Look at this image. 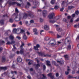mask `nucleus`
I'll return each mask as SVG.
<instances>
[{
    "mask_svg": "<svg viewBox=\"0 0 79 79\" xmlns=\"http://www.w3.org/2000/svg\"><path fill=\"white\" fill-rule=\"evenodd\" d=\"M15 11L16 12V13H19V11H18V9L16 8L15 9Z\"/></svg>",
    "mask_w": 79,
    "mask_h": 79,
    "instance_id": "obj_53",
    "label": "nucleus"
},
{
    "mask_svg": "<svg viewBox=\"0 0 79 79\" xmlns=\"http://www.w3.org/2000/svg\"><path fill=\"white\" fill-rule=\"evenodd\" d=\"M28 13L29 14H28L26 13L24 14V15L23 17V19H26L27 16H29V17L31 18H34L35 16L32 14V12H28Z\"/></svg>",
    "mask_w": 79,
    "mask_h": 79,
    "instance_id": "obj_1",
    "label": "nucleus"
},
{
    "mask_svg": "<svg viewBox=\"0 0 79 79\" xmlns=\"http://www.w3.org/2000/svg\"><path fill=\"white\" fill-rule=\"evenodd\" d=\"M64 57L65 58V60H69V56L68 55H65L64 56Z\"/></svg>",
    "mask_w": 79,
    "mask_h": 79,
    "instance_id": "obj_14",
    "label": "nucleus"
},
{
    "mask_svg": "<svg viewBox=\"0 0 79 79\" xmlns=\"http://www.w3.org/2000/svg\"><path fill=\"white\" fill-rule=\"evenodd\" d=\"M32 62H33V61L32 60L29 61V62H28L29 65H31V64H32Z\"/></svg>",
    "mask_w": 79,
    "mask_h": 79,
    "instance_id": "obj_32",
    "label": "nucleus"
},
{
    "mask_svg": "<svg viewBox=\"0 0 79 79\" xmlns=\"http://www.w3.org/2000/svg\"><path fill=\"white\" fill-rule=\"evenodd\" d=\"M46 64L47 65V66H51V64L50 63V61L49 60H47L46 61Z\"/></svg>",
    "mask_w": 79,
    "mask_h": 79,
    "instance_id": "obj_12",
    "label": "nucleus"
},
{
    "mask_svg": "<svg viewBox=\"0 0 79 79\" xmlns=\"http://www.w3.org/2000/svg\"><path fill=\"white\" fill-rule=\"evenodd\" d=\"M5 42L3 40H0V44H5Z\"/></svg>",
    "mask_w": 79,
    "mask_h": 79,
    "instance_id": "obj_26",
    "label": "nucleus"
},
{
    "mask_svg": "<svg viewBox=\"0 0 79 79\" xmlns=\"http://www.w3.org/2000/svg\"><path fill=\"white\" fill-rule=\"evenodd\" d=\"M52 63L53 65H56V62L54 61H52Z\"/></svg>",
    "mask_w": 79,
    "mask_h": 79,
    "instance_id": "obj_36",
    "label": "nucleus"
},
{
    "mask_svg": "<svg viewBox=\"0 0 79 79\" xmlns=\"http://www.w3.org/2000/svg\"><path fill=\"white\" fill-rule=\"evenodd\" d=\"M44 28L45 30H46V31H48V30H49V27L47 25H46L44 26Z\"/></svg>",
    "mask_w": 79,
    "mask_h": 79,
    "instance_id": "obj_16",
    "label": "nucleus"
},
{
    "mask_svg": "<svg viewBox=\"0 0 79 79\" xmlns=\"http://www.w3.org/2000/svg\"><path fill=\"white\" fill-rule=\"evenodd\" d=\"M52 75L53 73H50L47 75L48 77H50L51 79H53L54 78V76Z\"/></svg>",
    "mask_w": 79,
    "mask_h": 79,
    "instance_id": "obj_9",
    "label": "nucleus"
},
{
    "mask_svg": "<svg viewBox=\"0 0 79 79\" xmlns=\"http://www.w3.org/2000/svg\"><path fill=\"white\" fill-rule=\"evenodd\" d=\"M71 48V45L69 44V45L67 46V49L68 50H70Z\"/></svg>",
    "mask_w": 79,
    "mask_h": 79,
    "instance_id": "obj_23",
    "label": "nucleus"
},
{
    "mask_svg": "<svg viewBox=\"0 0 79 79\" xmlns=\"http://www.w3.org/2000/svg\"><path fill=\"white\" fill-rule=\"evenodd\" d=\"M27 35H30V33H29V32L27 31V32H26Z\"/></svg>",
    "mask_w": 79,
    "mask_h": 79,
    "instance_id": "obj_57",
    "label": "nucleus"
},
{
    "mask_svg": "<svg viewBox=\"0 0 79 79\" xmlns=\"http://www.w3.org/2000/svg\"><path fill=\"white\" fill-rule=\"evenodd\" d=\"M60 19V18L59 17H57L55 18L53 20H50L49 21V23H52V24H53V23H54L57 21V20L58 19Z\"/></svg>",
    "mask_w": 79,
    "mask_h": 79,
    "instance_id": "obj_5",
    "label": "nucleus"
},
{
    "mask_svg": "<svg viewBox=\"0 0 79 79\" xmlns=\"http://www.w3.org/2000/svg\"><path fill=\"white\" fill-rule=\"evenodd\" d=\"M40 21L41 23H42L44 21V20L40 18Z\"/></svg>",
    "mask_w": 79,
    "mask_h": 79,
    "instance_id": "obj_46",
    "label": "nucleus"
},
{
    "mask_svg": "<svg viewBox=\"0 0 79 79\" xmlns=\"http://www.w3.org/2000/svg\"><path fill=\"white\" fill-rule=\"evenodd\" d=\"M40 66V64H38L36 65H35V68L36 69H37Z\"/></svg>",
    "mask_w": 79,
    "mask_h": 79,
    "instance_id": "obj_13",
    "label": "nucleus"
},
{
    "mask_svg": "<svg viewBox=\"0 0 79 79\" xmlns=\"http://www.w3.org/2000/svg\"><path fill=\"white\" fill-rule=\"evenodd\" d=\"M37 53L39 55V56H44V57H46V56H48V57H51V55H48V54L45 55V53L44 52H38Z\"/></svg>",
    "mask_w": 79,
    "mask_h": 79,
    "instance_id": "obj_3",
    "label": "nucleus"
},
{
    "mask_svg": "<svg viewBox=\"0 0 79 79\" xmlns=\"http://www.w3.org/2000/svg\"><path fill=\"white\" fill-rule=\"evenodd\" d=\"M3 50V48H0V52H2V51Z\"/></svg>",
    "mask_w": 79,
    "mask_h": 79,
    "instance_id": "obj_60",
    "label": "nucleus"
},
{
    "mask_svg": "<svg viewBox=\"0 0 79 79\" xmlns=\"http://www.w3.org/2000/svg\"><path fill=\"white\" fill-rule=\"evenodd\" d=\"M9 38L10 39H11V40H13V39H15L14 37L12 35H10V36H9Z\"/></svg>",
    "mask_w": 79,
    "mask_h": 79,
    "instance_id": "obj_25",
    "label": "nucleus"
},
{
    "mask_svg": "<svg viewBox=\"0 0 79 79\" xmlns=\"http://www.w3.org/2000/svg\"><path fill=\"white\" fill-rule=\"evenodd\" d=\"M47 14V11L46 10H43V16H45Z\"/></svg>",
    "mask_w": 79,
    "mask_h": 79,
    "instance_id": "obj_11",
    "label": "nucleus"
},
{
    "mask_svg": "<svg viewBox=\"0 0 79 79\" xmlns=\"http://www.w3.org/2000/svg\"><path fill=\"white\" fill-rule=\"evenodd\" d=\"M13 47H14V48H13V50L14 49H16V48L15 47V45H13Z\"/></svg>",
    "mask_w": 79,
    "mask_h": 79,
    "instance_id": "obj_61",
    "label": "nucleus"
},
{
    "mask_svg": "<svg viewBox=\"0 0 79 79\" xmlns=\"http://www.w3.org/2000/svg\"><path fill=\"white\" fill-rule=\"evenodd\" d=\"M0 23L1 24H4V20H2L0 21Z\"/></svg>",
    "mask_w": 79,
    "mask_h": 79,
    "instance_id": "obj_29",
    "label": "nucleus"
},
{
    "mask_svg": "<svg viewBox=\"0 0 79 79\" xmlns=\"http://www.w3.org/2000/svg\"><path fill=\"white\" fill-rule=\"evenodd\" d=\"M33 32H37V29L36 28H35L33 29Z\"/></svg>",
    "mask_w": 79,
    "mask_h": 79,
    "instance_id": "obj_49",
    "label": "nucleus"
},
{
    "mask_svg": "<svg viewBox=\"0 0 79 79\" xmlns=\"http://www.w3.org/2000/svg\"><path fill=\"white\" fill-rule=\"evenodd\" d=\"M23 46H24V43L23 42H22V45L20 46V48H23Z\"/></svg>",
    "mask_w": 79,
    "mask_h": 79,
    "instance_id": "obj_34",
    "label": "nucleus"
},
{
    "mask_svg": "<svg viewBox=\"0 0 79 79\" xmlns=\"http://www.w3.org/2000/svg\"><path fill=\"white\" fill-rule=\"evenodd\" d=\"M63 10H64V8H62L60 9V11H63Z\"/></svg>",
    "mask_w": 79,
    "mask_h": 79,
    "instance_id": "obj_63",
    "label": "nucleus"
},
{
    "mask_svg": "<svg viewBox=\"0 0 79 79\" xmlns=\"http://www.w3.org/2000/svg\"><path fill=\"white\" fill-rule=\"evenodd\" d=\"M16 38L18 40H21V37L19 36H17L16 37Z\"/></svg>",
    "mask_w": 79,
    "mask_h": 79,
    "instance_id": "obj_40",
    "label": "nucleus"
},
{
    "mask_svg": "<svg viewBox=\"0 0 79 79\" xmlns=\"http://www.w3.org/2000/svg\"><path fill=\"white\" fill-rule=\"evenodd\" d=\"M17 61L20 63V62L22 61V59L20 58H18L17 59Z\"/></svg>",
    "mask_w": 79,
    "mask_h": 79,
    "instance_id": "obj_22",
    "label": "nucleus"
},
{
    "mask_svg": "<svg viewBox=\"0 0 79 79\" xmlns=\"http://www.w3.org/2000/svg\"><path fill=\"white\" fill-rule=\"evenodd\" d=\"M51 2V4H52V5H53V4H55V0H52Z\"/></svg>",
    "mask_w": 79,
    "mask_h": 79,
    "instance_id": "obj_30",
    "label": "nucleus"
},
{
    "mask_svg": "<svg viewBox=\"0 0 79 79\" xmlns=\"http://www.w3.org/2000/svg\"><path fill=\"white\" fill-rule=\"evenodd\" d=\"M9 4L10 5H15V4H16L17 6H21V5L22 4H19L17 2H9Z\"/></svg>",
    "mask_w": 79,
    "mask_h": 79,
    "instance_id": "obj_4",
    "label": "nucleus"
},
{
    "mask_svg": "<svg viewBox=\"0 0 79 79\" xmlns=\"http://www.w3.org/2000/svg\"><path fill=\"white\" fill-rule=\"evenodd\" d=\"M71 18V16H67V19H69Z\"/></svg>",
    "mask_w": 79,
    "mask_h": 79,
    "instance_id": "obj_51",
    "label": "nucleus"
},
{
    "mask_svg": "<svg viewBox=\"0 0 79 79\" xmlns=\"http://www.w3.org/2000/svg\"><path fill=\"white\" fill-rule=\"evenodd\" d=\"M34 34L35 35H37L38 34V32L37 31L35 32Z\"/></svg>",
    "mask_w": 79,
    "mask_h": 79,
    "instance_id": "obj_59",
    "label": "nucleus"
},
{
    "mask_svg": "<svg viewBox=\"0 0 79 79\" xmlns=\"http://www.w3.org/2000/svg\"><path fill=\"white\" fill-rule=\"evenodd\" d=\"M56 76L57 77H58L59 76V74L58 73H57L56 74Z\"/></svg>",
    "mask_w": 79,
    "mask_h": 79,
    "instance_id": "obj_50",
    "label": "nucleus"
},
{
    "mask_svg": "<svg viewBox=\"0 0 79 79\" xmlns=\"http://www.w3.org/2000/svg\"><path fill=\"white\" fill-rule=\"evenodd\" d=\"M57 38H60L61 37V36L59 35L58 34L57 35Z\"/></svg>",
    "mask_w": 79,
    "mask_h": 79,
    "instance_id": "obj_45",
    "label": "nucleus"
},
{
    "mask_svg": "<svg viewBox=\"0 0 79 79\" xmlns=\"http://www.w3.org/2000/svg\"><path fill=\"white\" fill-rule=\"evenodd\" d=\"M6 61V58L5 57V56H3L2 58V62H3V63H4V62H5Z\"/></svg>",
    "mask_w": 79,
    "mask_h": 79,
    "instance_id": "obj_17",
    "label": "nucleus"
},
{
    "mask_svg": "<svg viewBox=\"0 0 79 79\" xmlns=\"http://www.w3.org/2000/svg\"><path fill=\"white\" fill-rule=\"evenodd\" d=\"M45 40L46 41H47L48 40H49V38L48 37H46L45 38Z\"/></svg>",
    "mask_w": 79,
    "mask_h": 79,
    "instance_id": "obj_42",
    "label": "nucleus"
},
{
    "mask_svg": "<svg viewBox=\"0 0 79 79\" xmlns=\"http://www.w3.org/2000/svg\"><path fill=\"white\" fill-rule=\"evenodd\" d=\"M63 22H64V23H66V21H67V19H66L64 18L63 19Z\"/></svg>",
    "mask_w": 79,
    "mask_h": 79,
    "instance_id": "obj_41",
    "label": "nucleus"
},
{
    "mask_svg": "<svg viewBox=\"0 0 79 79\" xmlns=\"http://www.w3.org/2000/svg\"><path fill=\"white\" fill-rule=\"evenodd\" d=\"M55 16V14L53 13H50L48 15V17L50 19H53V16Z\"/></svg>",
    "mask_w": 79,
    "mask_h": 79,
    "instance_id": "obj_6",
    "label": "nucleus"
},
{
    "mask_svg": "<svg viewBox=\"0 0 79 79\" xmlns=\"http://www.w3.org/2000/svg\"><path fill=\"white\" fill-rule=\"evenodd\" d=\"M6 44L7 45H11V43L9 41H8L7 43H6Z\"/></svg>",
    "mask_w": 79,
    "mask_h": 79,
    "instance_id": "obj_39",
    "label": "nucleus"
},
{
    "mask_svg": "<svg viewBox=\"0 0 79 79\" xmlns=\"http://www.w3.org/2000/svg\"><path fill=\"white\" fill-rule=\"evenodd\" d=\"M57 63H59V64H61V65H63L64 62L63 61H59L58 60L57 61Z\"/></svg>",
    "mask_w": 79,
    "mask_h": 79,
    "instance_id": "obj_21",
    "label": "nucleus"
},
{
    "mask_svg": "<svg viewBox=\"0 0 79 79\" xmlns=\"http://www.w3.org/2000/svg\"><path fill=\"white\" fill-rule=\"evenodd\" d=\"M30 22L31 23H34V20H31L30 21Z\"/></svg>",
    "mask_w": 79,
    "mask_h": 79,
    "instance_id": "obj_56",
    "label": "nucleus"
},
{
    "mask_svg": "<svg viewBox=\"0 0 79 79\" xmlns=\"http://www.w3.org/2000/svg\"><path fill=\"white\" fill-rule=\"evenodd\" d=\"M9 21L10 22V23H13V19L12 18L10 19Z\"/></svg>",
    "mask_w": 79,
    "mask_h": 79,
    "instance_id": "obj_38",
    "label": "nucleus"
},
{
    "mask_svg": "<svg viewBox=\"0 0 79 79\" xmlns=\"http://www.w3.org/2000/svg\"><path fill=\"white\" fill-rule=\"evenodd\" d=\"M17 18H18V17H17V16H16L15 18V21H19V20H21V17H20L19 20L16 19Z\"/></svg>",
    "mask_w": 79,
    "mask_h": 79,
    "instance_id": "obj_24",
    "label": "nucleus"
},
{
    "mask_svg": "<svg viewBox=\"0 0 79 79\" xmlns=\"http://www.w3.org/2000/svg\"><path fill=\"white\" fill-rule=\"evenodd\" d=\"M75 13L76 15H78V14H79V11L78 10L77 11L75 12Z\"/></svg>",
    "mask_w": 79,
    "mask_h": 79,
    "instance_id": "obj_55",
    "label": "nucleus"
},
{
    "mask_svg": "<svg viewBox=\"0 0 79 79\" xmlns=\"http://www.w3.org/2000/svg\"><path fill=\"white\" fill-rule=\"evenodd\" d=\"M59 8V6H54V9L55 10H58Z\"/></svg>",
    "mask_w": 79,
    "mask_h": 79,
    "instance_id": "obj_33",
    "label": "nucleus"
},
{
    "mask_svg": "<svg viewBox=\"0 0 79 79\" xmlns=\"http://www.w3.org/2000/svg\"><path fill=\"white\" fill-rule=\"evenodd\" d=\"M38 3V2H37V1H36L35 2H33V5H34L35 6H37V5Z\"/></svg>",
    "mask_w": 79,
    "mask_h": 79,
    "instance_id": "obj_35",
    "label": "nucleus"
},
{
    "mask_svg": "<svg viewBox=\"0 0 79 79\" xmlns=\"http://www.w3.org/2000/svg\"><path fill=\"white\" fill-rule=\"evenodd\" d=\"M21 33H23V32H24V30L22 29L21 30Z\"/></svg>",
    "mask_w": 79,
    "mask_h": 79,
    "instance_id": "obj_54",
    "label": "nucleus"
},
{
    "mask_svg": "<svg viewBox=\"0 0 79 79\" xmlns=\"http://www.w3.org/2000/svg\"><path fill=\"white\" fill-rule=\"evenodd\" d=\"M72 64H73V66L74 67L73 68H75L77 65L76 62H72Z\"/></svg>",
    "mask_w": 79,
    "mask_h": 79,
    "instance_id": "obj_20",
    "label": "nucleus"
},
{
    "mask_svg": "<svg viewBox=\"0 0 79 79\" xmlns=\"http://www.w3.org/2000/svg\"><path fill=\"white\" fill-rule=\"evenodd\" d=\"M49 43H50L52 45H56V42L54 40H51Z\"/></svg>",
    "mask_w": 79,
    "mask_h": 79,
    "instance_id": "obj_7",
    "label": "nucleus"
},
{
    "mask_svg": "<svg viewBox=\"0 0 79 79\" xmlns=\"http://www.w3.org/2000/svg\"><path fill=\"white\" fill-rule=\"evenodd\" d=\"M11 44H15V41H12L11 42Z\"/></svg>",
    "mask_w": 79,
    "mask_h": 79,
    "instance_id": "obj_43",
    "label": "nucleus"
},
{
    "mask_svg": "<svg viewBox=\"0 0 79 79\" xmlns=\"http://www.w3.org/2000/svg\"><path fill=\"white\" fill-rule=\"evenodd\" d=\"M27 78H28V79H31V77L30 76V75H29L28 76H27Z\"/></svg>",
    "mask_w": 79,
    "mask_h": 79,
    "instance_id": "obj_52",
    "label": "nucleus"
},
{
    "mask_svg": "<svg viewBox=\"0 0 79 79\" xmlns=\"http://www.w3.org/2000/svg\"><path fill=\"white\" fill-rule=\"evenodd\" d=\"M15 56V54H12L10 56V58H12L13 57V56Z\"/></svg>",
    "mask_w": 79,
    "mask_h": 79,
    "instance_id": "obj_37",
    "label": "nucleus"
},
{
    "mask_svg": "<svg viewBox=\"0 0 79 79\" xmlns=\"http://www.w3.org/2000/svg\"><path fill=\"white\" fill-rule=\"evenodd\" d=\"M17 29H13V32H14V33H15V34H16V33H17Z\"/></svg>",
    "mask_w": 79,
    "mask_h": 79,
    "instance_id": "obj_31",
    "label": "nucleus"
},
{
    "mask_svg": "<svg viewBox=\"0 0 79 79\" xmlns=\"http://www.w3.org/2000/svg\"><path fill=\"white\" fill-rule=\"evenodd\" d=\"M33 70H34V69L32 68H31L30 69V71H33Z\"/></svg>",
    "mask_w": 79,
    "mask_h": 79,
    "instance_id": "obj_64",
    "label": "nucleus"
},
{
    "mask_svg": "<svg viewBox=\"0 0 79 79\" xmlns=\"http://www.w3.org/2000/svg\"><path fill=\"white\" fill-rule=\"evenodd\" d=\"M27 5L29 6H31V4L30 3H29V2H27Z\"/></svg>",
    "mask_w": 79,
    "mask_h": 79,
    "instance_id": "obj_58",
    "label": "nucleus"
},
{
    "mask_svg": "<svg viewBox=\"0 0 79 79\" xmlns=\"http://www.w3.org/2000/svg\"><path fill=\"white\" fill-rule=\"evenodd\" d=\"M46 69V66H45V65H43V69H44V70H45Z\"/></svg>",
    "mask_w": 79,
    "mask_h": 79,
    "instance_id": "obj_47",
    "label": "nucleus"
},
{
    "mask_svg": "<svg viewBox=\"0 0 79 79\" xmlns=\"http://www.w3.org/2000/svg\"><path fill=\"white\" fill-rule=\"evenodd\" d=\"M67 71L65 72V75H68L69 74V72L70 71H71V69H69V66H67Z\"/></svg>",
    "mask_w": 79,
    "mask_h": 79,
    "instance_id": "obj_8",
    "label": "nucleus"
},
{
    "mask_svg": "<svg viewBox=\"0 0 79 79\" xmlns=\"http://www.w3.org/2000/svg\"><path fill=\"white\" fill-rule=\"evenodd\" d=\"M20 54H23L24 53V48H20Z\"/></svg>",
    "mask_w": 79,
    "mask_h": 79,
    "instance_id": "obj_15",
    "label": "nucleus"
},
{
    "mask_svg": "<svg viewBox=\"0 0 79 79\" xmlns=\"http://www.w3.org/2000/svg\"><path fill=\"white\" fill-rule=\"evenodd\" d=\"M57 30L59 32H61L62 31V29L61 28H58L57 29Z\"/></svg>",
    "mask_w": 79,
    "mask_h": 79,
    "instance_id": "obj_28",
    "label": "nucleus"
},
{
    "mask_svg": "<svg viewBox=\"0 0 79 79\" xmlns=\"http://www.w3.org/2000/svg\"><path fill=\"white\" fill-rule=\"evenodd\" d=\"M8 68V67H0V70L3 69L4 70H6Z\"/></svg>",
    "mask_w": 79,
    "mask_h": 79,
    "instance_id": "obj_10",
    "label": "nucleus"
},
{
    "mask_svg": "<svg viewBox=\"0 0 79 79\" xmlns=\"http://www.w3.org/2000/svg\"><path fill=\"white\" fill-rule=\"evenodd\" d=\"M36 47L38 48H39V47H40V45L39 44H37L36 45Z\"/></svg>",
    "mask_w": 79,
    "mask_h": 79,
    "instance_id": "obj_62",
    "label": "nucleus"
},
{
    "mask_svg": "<svg viewBox=\"0 0 79 79\" xmlns=\"http://www.w3.org/2000/svg\"><path fill=\"white\" fill-rule=\"evenodd\" d=\"M65 3L66 1H63L62 3L61 4V6H62V7L63 8L64 7V4H65Z\"/></svg>",
    "mask_w": 79,
    "mask_h": 79,
    "instance_id": "obj_19",
    "label": "nucleus"
},
{
    "mask_svg": "<svg viewBox=\"0 0 79 79\" xmlns=\"http://www.w3.org/2000/svg\"><path fill=\"white\" fill-rule=\"evenodd\" d=\"M34 49H35V50H38V48L36 46H34Z\"/></svg>",
    "mask_w": 79,
    "mask_h": 79,
    "instance_id": "obj_48",
    "label": "nucleus"
},
{
    "mask_svg": "<svg viewBox=\"0 0 79 79\" xmlns=\"http://www.w3.org/2000/svg\"><path fill=\"white\" fill-rule=\"evenodd\" d=\"M14 72L13 71H11V73H9L8 72H5L4 73L2 74V76H3V74H6L7 75V76H8V77H10L11 78L12 77H14Z\"/></svg>",
    "mask_w": 79,
    "mask_h": 79,
    "instance_id": "obj_2",
    "label": "nucleus"
},
{
    "mask_svg": "<svg viewBox=\"0 0 79 79\" xmlns=\"http://www.w3.org/2000/svg\"><path fill=\"white\" fill-rule=\"evenodd\" d=\"M68 8L69 9H70V10H71V9H73V8H74V7L73 6H69Z\"/></svg>",
    "mask_w": 79,
    "mask_h": 79,
    "instance_id": "obj_27",
    "label": "nucleus"
},
{
    "mask_svg": "<svg viewBox=\"0 0 79 79\" xmlns=\"http://www.w3.org/2000/svg\"><path fill=\"white\" fill-rule=\"evenodd\" d=\"M68 78L69 79H71L72 78H73V76H71V75H69Z\"/></svg>",
    "mask_w": 79,
    "mask_h": 79,
    "instance_id": "obj_44",
    "label": "nucleus"
},
{
    "mask_svg": "<svg viewBox=\"0 0 79 79\" xmlns=\"http://www.w3.org/2000/svg\"><path fill=\"white\" fill-rule=\"evenodd\" d=\"M27 36H26V34L24 33L23 36V40H27Z\"/></svg>",
    "mask_w": 79,
    "mask_h": 79,
    "instance_id": "obj_18",
    "label": "nucleus"
}]
</instances>
